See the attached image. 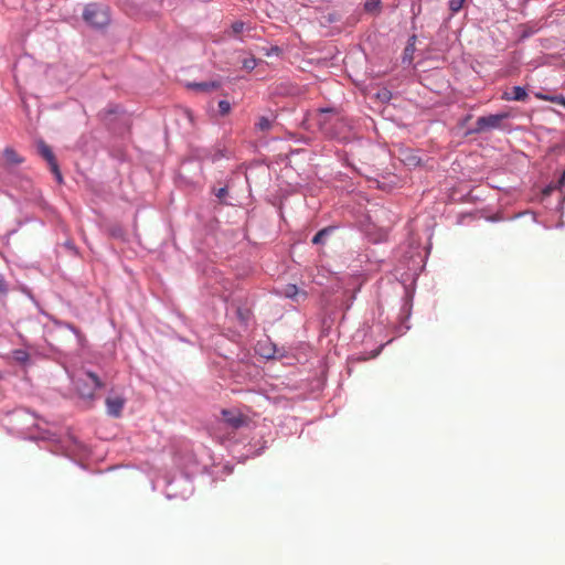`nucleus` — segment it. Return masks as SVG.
I'll use <instances>...</instances> for the list:
<instances>
[{
    "label": "nucleus",
    "mask_w": 565,
    "mask_h": 565,
    "mask_svg": "<svg viewBox=\"0 0 565 565\" xmlns=\"http://www.w3.org/2000/svg\"><path fill=\"white\" fill-rule=\"evenodd\" d=\"M38 150L39 153L47 161L49 166H52L56 162L51 148L43 140L38 142Z\"/></svg>",
    "instance_id": "11"
},
{
    "label": "nucleus",
    "mask_w": 565,
    "mask_h": 565,
    "mask_svg": "<svg viewBox=\"0 0 565 565\" xmlns=\"http://www.w3.org/2000/svg\"><path fill=\"white\" fill-rule=\"evenodd\" d=\"M186 87L196 92L207 93L212 90H216L221 87V82L218 81H207V82H192L188 83Z\"/></svg>",
    "instance_id": "7"
},
{
    "label": "nucleus",
    "mask_w": 565,
    "mask_h": 565,
    "mask_svg": "<svg viewBox=\"0 0 565 565\" xmlns=\"http://www.w3.org/2000/svg\"><path fill=\"white\" fill-rule=\"evenodd\" d=\"M222 414L225 423L233 428H239L245 424V418L239 414L230 411H223Z\"/></svg>",
    "instance_id": "10"
},
{
    "label": "nucleus",
    "mask_w": 565,
    "mask_h": 565,
    "mask_svg": "<svg viewBox=\"0 0 565 565\" xmlns=\"http://www.w3.org/2000/svg\"><path fill=\"white\" fill-rule=\"evenodd\" d=\"M509 114L500 113V114H491L488 116H481L476 121V132L489 131L492 129H498L501 127L502 120L507 119Z\"/></svg>",
    "instance_id": "5"
},
{
    "label": "nucleus",
    "mask_w": 565,
    "mask_h": 565,
    "mask_svg": "<svg viewBox=\"0 0 565 565\" xmlns=\"http://www.w3.org/2000/svg\"><path fill=\"white\" fill-rule=\"evenodd\" d=\"M526 98V89L522 86H513L510 92H504L502 95V99L504 100L524 102Z\"/></svg>",
    "instance_id": "8"
},
{
    "label": "nucleus",
    "mask_w": 565,
    "mask_h": 565,
    "mask_svg": "<svg viewBox=\"0 0 565 565\" xmlns=\"http://www.w3.org/2000/svg\"><path fill=\"white\" fill-rule=\"evenodd\" d=\"M380 0H366L364 8L366 11H373L380 7Z\"/></svg>",
    "instance_id": "20"
},
{
    "label": "nucleus",
    "mask_w": 565,
    "mask_h": 565,
    "mask_svg": "<svg viewBox=\"0 0 565 565\" xmlns=\"http://www.w3.org/2000/svg\"><path fill=\"white\" fill-rule=\"evenodd\" d=\"M13 358L17 362L24 364L29 361L30 355L25 350L18 349L12 352Z\"/></svg>",
    "instance_id": "14"
},
{
    "label": "nucleus",
    "mask_w": 565,
    "mask_h": 565,
    "mask_svg": "<svg viewBox=\"0 0 565 565\" xmlns=\"http://www.w3.org/2000/svg\"><path fill=\"white\" fill-rule=\"evenodd\" d=\"M276 122V116H260L255 122V129L260 132L270 131Z\"/></svg>",
    "instance_id": "9"
},
{
    "label": "nucleus",
    "mask_w": 565,
    "mask_h": 565,
    "mask_svg": "<svg viewBox=\"0 0 565 565\" xmlns=\"http://www.w3.org/2000/svg\"><path fill=\"white\" fill-rule=\"evenodd\" d=\"M537 97L543 100H550L558 105L565 106V97L563 95L547 96L539 94Z\"/></svg>",
    "instance_id": "15"
},
{
    "label": "nucleus",
    "mask_w": 565,
    "mask_h": 565,
    "mask_svg": "<svg viewBox=\"0 0 565 565\" xmlns=\"http://www.w3.org/2000/svg\"><path fill=\"white\" fill-rule=\"evenodd\" d=\"M242 64L245 70L253 71L257 66V61L255 57H247L243 60Z\"/></svg>",
    "instance_id": "18"
},
{
    "label": "nucleus",
    "mask_w": 565,
    "mask_h": 565,
    "mask_svg": "<svg viewBox=\"0 0 565 565\" xmlns=\"http://www.w3.org/2000/svg\"><path fill=\"white\" fill-rule=\"evenodd\" d=\"M83 19L94 28H104L110 21L108 8L97 3H88L85 7Z\"/></svg>",
    "instance_id": "2"
},
{
    "label": "nucleus",
    "mask_w": 565,
    "mask_h": 565,
    "mask_svg": "<svg viewBox=\"0 0 565 565\" xmlns=\"http://www.w3.org/2000/svg\"><path fill=\"white\" fill-rule=\"evenodd\" d=\"M126 399L122 396H113L106 398L107 414L113 417H119L125 406Z\"/></svg>",
    "instance_id": "6"
},
{
    "label": "nucleus",
    "mask_w": 565,
    "mask_h": 565,
    "mask_svg": "<svg viewBox=\"0 0 565 565\" xmlns=\"http://www.w3.org/2000/svg\"><path fill=\"white\" fill-rule=\"evenodd\" d=\"M182 481L185 482L189 486V488H191V483H190V481L188 479H184Z\"/></svg>",
    "instance_id": "29"
},
{
    "label": "nucleus",
    "mask_w": 565,
    "mask_h": 565,
    "mask_svg": "<svg viewBox=\"0 0 565 565\" xmlns=\"http://www.w3.org/2000/svg\"><path fill=\"white\" fill-rule=\"evenodd\" d=\"M243 29H244V22H242V21H237L232 24V30H233V33H235V34L241 33L243 31Z\"/></svg>",
    "instance_id": "24"
},
{
    "label": "nucleus",
    "mask_w": 565,
    "mask_h": 565,
    "mask_svg": "<svg viewBox=\"0 0 565 565\" xmlns=\"http://www.w3.org/2000/svg\"><path fill=\"white\" fill-rule=\"evenodd\" d=\"M298 292H299L298 287L294 284L287 285L284 289V295L290 299H295L296 296L298 295Z\"/></svg>",
    "instance_id": "16"
},
{
    "label": "nucleus",
    "mask_w": 565,
    "mask_h": 565,
    "mask_svg": "<svg viewBox=\"0 0 565 565\" xmlns=\"http://www.w3.org/2000/svg\"><path fill=\"white\" fill-rule=\"evenodd\" d=\"M263 355L266 358H273L275 356V353H263Z\"/></svg>",
    "instance_id": "28"
},
{
    "label": "nucleus",
    "mask_w": 565,
    "mask_h": 565,
    "mask_svg": "<svg viewBox=\"0 0 565 565\" xmlns=\"http://www.w3.org/2000/svg\"><path fill=\"white\" fill-rule=\"evenodd\" d=\"M555 190H558L557 183H551L544 188L543 195L547 196Z\"/></svg>",
    "instance_id": "22"
},
{
    "label": "nucleus",
    "mask_w": 565,
    "mask_h": 565,
    "mask_svg": "<svg viewBox=\"0 0 565 565\" xmlns=\"http://www.w3.org/2000/svg\"><path fill=\"white\" fill-rule=\"evenodd\" d=\"M466 0H449L448 6L452 13H457L462 8Z\"/></svg>",
    "instance_id": "17"
},
{
    "label": "nucleus",
    "mask_w": 565,
    "mask_h": 565,
    "mask_svg": "<svg viewBox=\"0 0 565 565\" xmlns=\"http://www.w3.org/2000/svg\"><path fill=\"white\" fill-rule=\"evenodd\" d=\"M218 111L221 116H225L231 111V104L227 100H220L218 102Z\"/></svg>",
    "instance_id": "19"
},
{
    "label": "nucleus",
    "mask_w": 565,
    "mask_h": 565,
    "mask_svg": "<svg viewBox=\"0 0 565 565\" xmlns=\"http://www.w3.org/2000/svg\"><path fill=\"white\" fill-rule=\"evenodd\" d=\"M316 120L320 131L326 137L333 138L337 136V131L333 127V121L338 120V117L333 114L332 109H320Z\"/></svg>",
    "instance_id": "4"
},
{
    "label": "nucleus",
    "mask_w": 565,
    "mask_h": 565,
    "mask_svg": "<svg viewBox=\"0 0 565 565\" xmlns=\"http://www.w3.org/2000/svg\"><path fill=\"white\" fill-rule=\"evenodd\" d=\"M66 328L68 330H71L77 337V339L79 341L82 340L83 335H82L81 331L76 327H74L73 324L67 323Z\"/></svg>",
    "instance_id": "26"
},
{
    "label": "nucleus",
    "mask_w": 565,
    "mask_h": 565,
    "mask_svg": "<svg viewBox=\"0 0 565 565\" xmlns=\"http://www.w3.org/2000/svg\"><path fill=\"white\" fill-rule=\"evenodd\" d=\"M227 194V189L226 188H220L216 192H215V195L222 200L223 198H225V195Z\"/></svg>",
    "instance_id": "27"
},
{
    "label": "nucleus",
    "mask_w": 565,
    "mask_h": 565,
    "mask_svg": "<svg viewBox=\"0 0 565 565\" xmlns=\"http://www.w3.org/2000/svg\"><path fill=\"white\" fill-rule=\"evenodd\" d=\"M51 168V171L54 173L57 182H62V174L60 172V169H58V166H57V162L53 163L52 166H50Z\"/></svg>",
    "instance_id": "21"
},
{
    "label": "nucleus",
    "mask_w": 565,
    "mask_h": 565,
    "mask_svg": "<svg viewBox=\"0 0 565 565\" xmlns=\"http://www.w3.org/2000/svg\"><path fill=\"white\" fill-rule=\"evenodd\" d=\"M3 156L10 163L18 164L22 162V158H20L19 154L11 148L4 149Z\"/></svg>",
    "instance_id": "13"
},
{
    "label": "nucleus",
    "mask_w": 565,
    "mask_h": 565,
    "mask_svg": "<svg viewBox=\"0 0 565 565\" xmlns=\"http://www.w3.org/2000/svg\"><path fill=\"white\" fill-rule=\"evenodd\" d=\"M74 386L82 398L93 401L96 392L104 386V383L96 373L83 371L74 380Z\"/></svg>",
    "instance_id": "1"
},
{
    "label": "nucleus",
    "mask_w": 565,
    "mask_h": 565,
    "mask_svg": "<svg viewBox=\"0 0 565 565\" xmlns=\"http://www.w3.org/2000/svg\"><path fill=\"white\" fill-rule=\"evenodd\" d=\"M9 423L19 433H26L36 425V417L26 409H17L10 415Z\"/></svg>",
    "instance_id": "3"
},
{
    "label": "nucleus",
    "mask_w": 565,
    "mask_h": 565,
    "mask_svg": "<svg viewBox=\"0 0 565 565\" xmlns=\"http://www.w3.org/2000/svg\"><path fill=\"white\" fill-rule=\"evenodd\" d=\"M8 292V287L4 278L0 276V298L4 297Z\"/></svg>",
    "instance_id": "23"
},
{
    "label": "nucleus",
    "mask_w": 565,
    "mask_h": 565,
    "mask_svg": "<svg viewBox=\"0 0 565 565\" xmlns=\"http://www.w3.org/2000/svg\"><path fill=\"white\" fill-rule=\"evenodd\" d=\"M556 183H557L558 190L561 192H564L565 191V170L563 171L559 180Z\"/></svg>",
    "instance_id": "25"
},
{
    "label": "nucleus",
    "mask_w": 565,
    "mask_h": 565,
    "mask_svg": "<svg viewBox=\"0 0 565 565\" xmlns=\"http://www.w3.org/2000/svg\"><path fill=\"white\" fill-rule=\"evenodd\" d=\"M334 227L328 226L322 230H320L313 237H312V244L315 245H322L326 243L330 234L333 232Z\"/></svg>",
    "instance_id": "12"
}]
</instances>
